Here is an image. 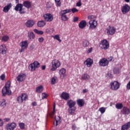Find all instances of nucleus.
I'll use <instances>...</instances> for the list:
<instances>
[{
  "mask_svg": "<svg viewBox=\"0 0 130 130\" xmlns=\"http://www.w3.org/2000/svg\"><path fill=\"white\" fill-rule=\"evenodd\" d=\"M126 3H129V0H124Z\"/></svg>",
  "mask_w": 130,
  "mask_h": 130,
  "instance_id": "obj_61",
  "label": "nucleus"
},
{
  "mask_svg": "<svg viewBox=\"0 0 130 130\" xmlns=\"http://www.w3.org/2000/svg\"><path fill=\"white\" fill-rule=\"evenodd\" d=\"M93 50V48L91 47L89 48L87 51L86 52L87 53H91L92 52V51Z\"/></svg>",
  "mask_w": 130,
  "mask_h": 130,
  "instance_id": "obj_52",
  "label": "nucleus"
},
{
  "mask_svg": "<svg viewBox=\"0 0 130 130\" xmlns=\"http://www.w3.org/2000/svg\"><path fill=\"white\" fill-rule=\"evenodd\" d=\"M110 86L111 90L117 91L120 88V84L117 81H114L110 82Z\"/></svg>",
  "mask_w": 130,
  "mask_h": 130,
  "instance_id": "obj_3",
  "label": "nucleus"
},
{
  "mask_svg": "<svg viewBox=\"0 0 130 130\" xmlns=\"http://www.w3.org/2000/svg\"><path fill=\"white\" fill-rule=\"evenodd\" d=\"M48 97V94L45 93H42V99H46Z\"/></svg>",
  "mask_w": 130,
  "mask_h": 130,
  "instance_id": "obj_44",
  "label": "nucleus"
},
{
  "mask_svg": "<svg viewBox=\"0 0 130 130\" xmlns=\"http://www.w3.org/2000/svg\"><path fill=\"white\" fill-rule=\"evenodd\" d=\"M72 12V10L71 9H66L64 10H61V12H60L59 14L61 16V20L62 21H68L69 20V17L67 16L66 14H69V13H71Z\"/></svg>",
  "mask_w": 130,
  "mask_h": 130,
  "instance_id": "obj_2",
  "label": "nucleus"
},
{
  "mask_svg": "<svg viewBox=\"0 0 130 130\" xmlns=\"http://www.w3.org/2000/svg\"><path fill=\"white\" fill-rule=\"evenodd\" d=\"M86 26H87V21L86 20H82L78 24V26L80 29H84Z\"/></svg>",
  "mask_w": 130,
  "mask_h": 130,
  "instance_id": "obj_24",
  "label": "nucleus"
},
{
  "mask_svg": "<svg viewBox=\"0 0 130 130\" xmlns=\"http://www.w3.org/2000/svg\"><path fill=\"white\" fill-rule=\"evenodd\" d=\"M36 91L37 93H42L43 91V86L42 85H40L36 88Z\"/></svg>",
  "mask_w": 130,
  "mask_h": 130,
  "instance_id": "obj_34",
  "label": "nucleus"
},
{
  "mask_svg": "<svg viewBox=\"0 0 130 130\" xmlns=\"http://www.w3.org/2000/svg\"><path fill=\"white\" fill-rule=\"evenodd\" d=\"M38 41L39 42H40V43H42V42L44 41V39L43 38V37L39 38Z\"/></svg>",
  "mask_w": 130,
  "mask_h": 130,
  "instance_id": "obj_50",
  "label": "nucleus"
},
{
  "mask_svg": "<svg viewBox=\"0 0 130 130\" xmlns=\"http://www.w3.org/2000/svg\"><path fill=\"white\" fill-rule=\"evenodd\" d=\"M12 6H13V5H12V3L8 4L3 8V11L4 13H9V11H10V10H11Z\"/></svg>",
  "mask_w": 130,
  "mask_h": 130,
  "instance_id": "obj_20",
  "label": "nucleus"
},
{
  "mask_svg": "<svg viewBox=\"0 0 130 130\" xmlns=\"http://www.w3.org/2000/svg\"><path fill=\"white\" fill-rule=\"evenodd\" d=\"M54 1H55V3L56 7H58L61 6V2H60V0H54Z\"/></svg>",
  "mask_w": 130,
  "mask_h": 130,
  "instance_id": "obj_39",
  "label": "nucleus"
},
{
  "mask_svg": "<svg viewBox=\"0 0 130 130\" xmlns=\"http://www.w3.org/2000/svg\"><path fill=\"white\" fill-rule=\"evenodd\" d=\"M82 6V2H81V0H80L76 4V7H81Z\"/></svg>",
  "mask_w": 130,
  "mask_h": 130,
  "instance_id": "obj_51",
  "label": "nucleus"
},
{
  "mask_svg": "<svg viewBox=\"0 0 130 130\" xmlns=\"http://www.w3.org/2000/svg\"><path fill=\"white\" fill-rule=\"evenodd\" d=\"M0 106L2 107H3V108H4V107H6V106H7V103H6V101H4L2 102L1 103Z\"/></svg>",
  "mask_w": 130,
  "mask_h": 130,
  "instance_id": "obj_45",
  "label": "nucleus"
},
{
  "mask_svg": "<svg viewBox=\"0 0 130 130\" xmlns=\"http://www.w3.org/2000/svg\"><path fill=\"white\" fill-rule=\"evenodd\" d=\"M121 113L123 115H128L130 114V109L127 107H123L121 110Z\"/></svg>",
  "mask_w": 130,
  "mask_h": 130,
  "instance_id": "obj_16",
  "label": "nucleus"
},
{
  "mask_svg": "<svg viewBox=\"0 0 130 130\" xmlns=\"http://www.w3.org/2000/svg\"><path fill=\"white\" fill-rule=\"evenodd\" d=\"M51 64L52 66L50 71H51L52 72H54L56 71L57 68H59V67H60V62H59V60H53L52 61Z\"/></svg>",
  "mask_w": 130,
  "mask_h": 130,
  "instance_id": "obj_4",
  "label": "nucleus"
},
{
  "mask_svg": "<svg viewBox=\"0 0 130 130\" xmlns=\"http://www.w3.org/2000/svg\"><path fill=\"white\" fill-rule=\"evenodd\" d=\"M28 99V95L26 93H22L20 96H19L17 98V101L19 104H22L24 101H26Z\"/></svg>",
  "mask_w": 130,
  "mask_h": 130,
  "instance_id": "obj_6",
  "label": "nucleus"
},
{
  "mask_svg": "<svg viewBox=\"0 0 130 130\" xmlns=\"http://www.w3.org/2000/svg\"><path fill=\"white\" fill-rule=\"evenodd\" d=\"M4 125V121H3V120L0 119V126H3Z\"/></svg>",
  "mask_w": 130,
  "mask_h": 130,
  "instance_id": "obj_54",
  "label": "nucleus"
},
{
  "mask_svg": "<svg viewBox=\"0 0 130 130\" xmlns=\"http://www.w3.org/2000/svg\"><path fill=\"white\" fill-rule=\"evenodd\" d=\"M55 120L53 122V124L55 126H57L58 124H60L61 122V118L59 116H55Z\"/></svg>",
  "mask_w": 130,
  "mask_h": 130,
  "instance_id": "obj_19",
  "label": "nucleus"
},
{
  "mask_svg": "<svg viewBox=\"0 0 130 130\" xmlns=\"http://www.w3.org/2000/svg\"><path fill=\"white\" fill-rule=\"evenodd\" d=\"M35 25V21L33 20L28 19L27 21L25 23V25L27 28H31L33 27Z\"/></svg>",
  "mask_w": 130,
  "mask_h": 130,
  "instance_id": "obj_15",
  "label": "nucleus"
},
{
  "mask_svg": "<svg viewBox=\"0 0 130 130\" xmlns=\"http://www.w3.org/2000/svg\"><path fill=\"white\" fill-rule=\"evenodd\" d=\"M87 91H88V90H87V89H83V93H87Z\"/></svg>",
  "mask_w": 130,
  "mask_h": 130,
  "instance_id": "obj_59",
  "label": "nucleus"
},
{
  "mask_svg": "<svg viewBox=\"0 0 130 130\" xmlns=\"http://www.w3.org/2000/svg\"><path fill=\"white\" fill-rule=\"evenodd\" d=\"M37 105V104L36 103V102H32V106H36Z\"/></svg>",
  "mask_w": 130,
  "mask_h": 130,
  "instance_id": "obj_58",
  "label": "nucleus"
},
{
  "mask_svg": "<svg viewBox=\"0 0 130 130\" xmlns=\"http://www.w3.org/2000/svg\"><path fill=\"white\" fill-rule=\"evenodd\" d=\"M9 40V36H4L2 37V41H5V42H7Z\"/></svg>",
  "mask_w": 130,
  "mask_h": 130,
  "instance_id": "obj_42",
  "label": "nucleus"
},
{
  "mask_svg": "<svg viewBox=\"0 0 130 130\" xmlns=\"http://www.w3.org/2000/svg\"><path fill=\"white\" fill-rule=\"evenodd\" d=\"M23 7H25L26 9H30L31 8V2L29 1H24L23 3Z\"/></svg>",
  "mask_w": 130,
  "mask_h": 130,
  "instance_id": "obj_31",
  "label": "nucleus"
},
{
  "mask_svg": "<svg viewBox=\"0 0 130 130\" xmlns=\"http://www.w3.org/2000/svg\"><path fill=\"white\" fill-rule=\"evenodd\" d=\"M54 39H56L57 41L59 42H61V40H60V38H59V36L58 35H56L53 37Z\"/></svg>",
  "mask_w": 130,
  "mask_h": 130,
  "instance_id": "obj_40",
  "label": "nucleus"
},
{
  "mask_svg": "<svg viewBox=\"0 0 130 130\" xmlns=\"http://www.w3.org/2000/svg\"><path fill=\"white\" fill-rule=\"evenodd\" d=\"M14 10L17 12L19 11V14H26V11L23 8V4L18 3L14 8Z\"/></svg>",
  "mask_w": 130,
  "mask_h": 130,
  "instance_id": "obj_5",
  "label": "nucleus"
},
{
  "mask_svg": "<svg viewBox=\"0 0 130 130\" xmlns=\"http://www.w3.org/2000/svg\"><path fill=\"white\" fill-rule=\"evenodd\" d=\"M15 127H17V124L15 122L8 123L6 125V128L7 130H14Z\"/></svg>",
  "mask_w": 130,
  "mask_h": 130,
  "instance_id": "obj_17",
  "label": "nucleus"
},
{
  "mask_svg": "<svg viewBox=\"0 0 130 130\" xmlns=\"http://www.w3.org/2000/svg\"><path fill=\"white\" fill-rule=\"evenodd\" d=\"M11 88V81H8L5 83V86L3 87L2 89V93L3 96H6L7 94L9 96L12 94V91L10 90V88Z\"/></svg>",
  "mask_w": 130,
  "mask_h": 130,
  "instance_id": "obj_1",
  "label": "nucleus"
},
{
  "mask_svg": "<svg viewBox=\"0 0 130 130\" xmlns=\"http://www.w3.org/2000/svg\"><path fill=\"white\" fill-rule=\"evenodd\" d=\"M0 53L2 54H6L7 53V47L6 45H2L0 46Z\"/></svg>",
  "mask_w": 130,
  "mask_h": 130,
  "instance_id": "obj_26",
  "label": "nucleus"
},
{
  "mask_svg": "<svg viewBox=\"0 0 130 130\" xmlns=\"http://www.w3.org/2000/svg\"><path fill=\"white\" fill-rule=\"evenodd\" d=\"M98 104H99V101H98Z\"/></svg>",
  "mask_w": 130,
  "mask_h": 130,
  "instance_id": "obj_64",
  "label": "nucleus"
},
{
  "mask_svg": "<svg viewBox=\"0 0 130 130\" xmlns=\"http://www.w3.org/2000/svg\"><path fill=\"white\" fill-rule=\"evenodd\" d=\"M66 72L67 70L66 69L61 68L59 71V74L60 77H63V78H64V77H67V75L66 74Z\"/></svg>",
  "mask_w": 130,
  "mask_h": 130,
  "instance_id": "obj_27",
  "label": "nucleus"
},
{
  "mask_svg": "<svg viewBox=\"0 0 130 130\" xmlns=\"http://www.w3.org/2000/svg\"><path fill=\"white\" fill-rule=\"evenodd\" d=\"M16 4H19V0H15Z\"/></svg>",
  "mask_w": 130,
  "mask_h": 130,
  "instance_id": "obj_62",
  "label": "nucleus"
},
{
  "mask_svg": "<svg viewBox=\"0 0 130 130\" xmlns=\"http://www.w3.org/2000/svg\"><path fill=\"white\" fill-rule=\"evenodd\" d=\"M67 105L69 106V108H73L76 105V102L73 101L72 100H69L67 102Z\"/></svg>",
  "mask_w": 130,
  "mask_h": 130,
  "instance_id": "obj_22",
  "label": "nucleus"
},
{
  "mask_svg": "<svg viewBox=\"0 0 130 130\" xmlns=\"http://www.w3.org/2000/svg\"><path fill=\"white\" fill-rule=\"evenodd\" d=\"M76 107H73L71 108H69L68 109V112L70 113V114H74L75 113V111H76Z\"/></svg>",
  "mask_w": 130,
  "mask_h": 130,
  "instance_id": "obj_35",
  "label": "nucleus"
},
{
  "mask_svg": "<svg viewBox=\"0 0 130 130\" xmlns=\"http://www.w3.org/2000/svg\"><path fill=\"white\" fill-rule=\"evenodd\" d=\"M84 64H86L87 66V68H90L92 64H93V60L91 59L90 58H87L85 61H84Z\"/></svg>",
  "mask_w": 130,
  "mask_h": 130,
  "instance_id": "obj_21",
  "label": "nucleus"
},
{
  "mask_svg": "<svg viewBox=\"0 0 130 130\" xmlns=\"http://www.w3.org/2000/svg\"><path fill=\"white\" fill-rule=\"evenodd\" d=\"M79 20V18L78 17H74L73 19V22H78V21Z\"/></svg>",
  "mask_w": 130,
  "mask_h": 130,
  "instance_id": "obj_53",
  "label": "nucleus"
},
{
  "mask_svg": "<svg viewBox=\"0 0 130 130\" xmlns=\"http://www.w3.org/2000/svg\"><path fill=\"white\" fill-rule=\"evenodd\" d=\"M54 114H55V103L53 105V111L49 114V116H50L51 118H53V117H54Z\"/></svg>",
  "mask_w": 130,
  "mask_h": 130,
  "instance_id": "obj_30",
  "label": "nucleus"
},
{
  "mask_svg": "<svg viewBox=\"0 0 130 130\" xmlns=\"http://www.w3.org/2000/svg\"><path fill=\"white\" fill-rule=\"evenodd\" d=\"M4 120H5V121H7V122H9L10 121V118H4Z\"/></svg>",
  "mask_w": 130,
  "mask_h": 130,
  "instance_id": "obj_57",
  "label": "nucleus"
},
{
  "mask_svg": "<svg viewBox=\"0 0 130 130\" xmlns=\"http://www.w3.org/2000/svg\"><path fill=\"white\" fill-rule=\"evenodd\" d=\"M60 97L61 98H62V99H63L64 100H69V99H70V94L67 92H63L61 93Z\"/></svg>",
  "mask_w": 130,
  "mask_h": 130,
  "instance_id": "obj_23",
  "label": "nucleus"
},
{
  "mask_svg": "<svg viewBox=\"0 0 130 130\" xmlns=\"http://www.w3.org/2000/svg\"><path fill=\"white\" fill-rule=\"evenodd\" d=\"M99 1H100V2H101V1H102L103 0H99Z\"/></svg>",
  "mask_w": 130,
  "mask_h": 130,
  "instance_id": "obj_63",
  "label": "nucleus"
},
{
  "mask_svg": "<svg viewBox=\"0 0 130 130\" xmlns=\"http://www.w3.org/2000/svg\"><path fill=\"white\" fill-rule=\"evenodd\" d=\"M88 19L89 20H93L94 19H96V16H94V15H89L88 17Z\"/></svg>",
  "mask_w": 130,
  "mask_h": 130,
  "instance_id": "obj_47",
  "label": "nucleus"
},
{
  "mask_svg": "<svg viewBox=\"0 0 130 130\" xmlns=\"http://www.w3.org/2000/svg\"><path fill=\"white\" fill-rule=\"evenodd\" d=\"M28 45H29V43H28V41L26 40L22 41L20 43V46L21 48L20 50V52H24L25 49H27V48H28Z\"/></svg>",
  "mask_w": 130,
  "mask_h": 130,
  "instance_id": "obj_7",
  "label": "nucleus"
},
{
  "mask_svg": "<svg viewBox=\"0 0 130 130\" xmlns=\"http://www.w3.org/2000/svg\"><path fill=\"white\" fill-rule=\"evenodd\" d=\"M115 107L117 109H122L123 105L122 103H118L115 105Z\"/></svg>",
  "mask_w": 130,
  "mask_h": 130,
  "instance_id": "obj_36",
  "label": "nucleus"
},
{
  "mask_svg": "<svg viewBox=\"0 0 130 130\" xmlns=\"http://www.w3.org/2000/svg\"><path fill=\"white\" fill-rule=\"evenodd\" d=\"M90 79V76L87 74H83L81 76V80H87Z\"/></svg>",
  "mask_w": 130,
  "mask_h": 130,
  "instance_id": "obj_33",
  "label": "nucleus"
},
{
  "mask_svg": "<svg viewBox=\"0 0 130 130\" xmlns=\"http://www.w3.org/2000/svg\"><path fill=\"white\" fill-rule=\"evenodd\" d=\"M107 34L108 35H114L116 32V29L114 26H109L106 28Z\"/></svg>",
  "mask_w": 130,
  "mask_h": 130,
  "instance_id": "obj_12",
  "label": "nucleus"
},
{
  "mask_svg": "<svg viewBox=\"0 0 130 130\" xmlns=\"http://www.w3.org/2000/svg\"><path fill=\"white\" fill-rule=\"evenodd\" d=\"M43 18L46 22H52L53 21V15L50 13L44 14Z\"/></svg>",
  "mask_w": 130,
  "mask_h": 130,
  "instance_id": "obj_10",
  "label": "nucleus"
},
{
  "mask_svg": "<svg viewBox=\"0 0 130 130\" xmlns=\"http://www.w3.org/2000/svg\"><path fill=\"white\" fill-rule=\"evenodd\" d=\"M99 111H100L101 113H102V114H103V113H104V112H105V108L104 107H101L99 109Z\"/></svg>",
  "mask_w": 130,
  "mask_h": 130,
  "instance_id": "obj_46",
  "label": "nucleus"
},
{
  "mask_svg": "<svg viewBox=\"0 0 130 130\" xmlns=\"http://www.w3.org/2000/svg\"><path fill=\"white\" fill-rule=\"evenodd\" d=\"M71 12H72V13H77V12H79V10L76 8H73L72 9H71Z\"/></svg>",
  "mask_w": 130,
  "mask_h": 130,
  "instance_id": "obj_49",
  "label": "nucleus"
},
{
  "mask_svg": "<svg viewBox=\"0 0 130 130\" xmlns=\"http://www.w3.org/2000/svg\"><path fill=\"white\" fill-rule=\"evenodd\" d=\"M99 63L101 67H106L109 64V61L107 59L103 58L99 61Z\"/></svg>",
  "mask_w": 130,
  "mask_h": 130,
  "instance_id": "obj_14",
  "label": "nucleus"
},
{
  "mask_svg": "<svg viewBox=\"0 0 130 130\" xmlns=\"http://www.w3.org/2000/svg\"><path fill=\"white\" fill-rule=\"evenodd\" d=\"M45 69H46V66H42V70L43 71H44V70H45Z\"/></svg>",
  "mask_w": 130,
  "mask_h": 130,
  "instance_id": "obj_56",
  "label": "nucleus"
},
{
  "mask_svg": "<svg viewBox=\"0 0 130 130\" xmlns=\"http://www.w3.org/2000/svg\"><path fill=\"white\" fill-rule=\"evenodd\" d=\"M26 75L25 74L21 73L17 76V80L18 82H23V81H25V79H26Z\"/></svg>",
  "mask_w": 130,
  "mask_h": 130,
  "instance_id": "obj_18",
  "label": "nucleus"
},
{
  "mask_svg": "<svg viewBox=\"0 0 130 130\" xmlns=\"http://www.w3.org/2000/svg\"><path fill=\"white\" fill-rule=\"evenodd\" d=\"M89 29L93 30V29H96V28L97 27V25H98V23L97 22V21H96L95 20H91L89 21Z\"/></svg>",
  "mask_w": 130,
  "mask_h": 130,
  "instance_id": "obj_11",
  "label": "nucleus"
},
{
  "mask_svg": "<svg viewBox=\"0 0 130 130\" xmlns=\"http://www.w3.org/2000/svg\"><path fill=\"white\" fill-rule=\"evenodd\" d=\"M46 25V22L44 20L39 21L37 23L38 27H40V28H42L44 27Z\"/></svg>",
  "mask_w": 130,
  "mask_h": 130,
  "instance_id": "obj_29",
  "label": "nucleus"
},
{
  "mask_svg": "<svg viewBox=\"0 0 130 130\" xmlns=\"http://www.w3.org/2000/svg\"><path fill=\"white\" fill-rule=\"evenodd\" d=\"M19 125L20 129H25V123H24L23 122L19 123Z\"/></svg>",
  "mask_w": 130,
  "mask_h": 130,
  "instance_id": "obj_41",
  "label": "nucleus"
},
{
  "mask_svg": "<svg viewBox=\"0 0 130 130\" xmlns=\"http://www.w3.org/2000/svg\"><path fill=\"white\" fill-rule=\"evenodd\" d=\"M113 58V57H110V58H109V60H110V61H112V59Z\"/></svg>",
  "mask_w": 130,
  "mask_h": 130,
  "instance_id": "obj_60",
  "label": "nucleus"
},
{
  "mask_svg": "<svg viewBox=\"0 0 130 130\" xmlns=\"http://www.w3.org/2000/svg\"><path fill=\"white\" fill-rule=\"evenodd\" d=\"M28 38L29 41H32L33 39L35 38V35H34L33 31L28 33Z\"/></svg>",
  "mask_w": 130,
  "mask_h": 130,
  "instance_id": "obj_28",
  "label": "nucleus"
},
{
  "mask_svg": "<svg viewBox=\"0 0 130 130\" xmlns=\"http://www.w3.org/2000/svg\"><path fill=\"white\" fill-rule=\"evenodd\" d=\"M0 79L2 81H5V79H6V74H3L0 76Z\"/></svg>",
  "mask_w": 130,
  "mask_h": 130,
  "instance_id": "obj_48",
  "label": "nucleus"
},
{
  "mask_svg": "<svg viewBox=\"0 0 130 130\" xmlns=\"http://www.w3.org/2000/svg\"><path fill=\"white\" fill-rule=\"evenodd\" d=\"M40 67V63L39 61H35L33 63H31L29 66V69L30 71H35L36 69H38Z\"/></svg>",
  "mask_w": 130,
  "mask_h": 130,
  "instance_id": "obj_8",
  "label": "nucleus"
},
{
  "mask_svg": "<svg viewBox=\"0 0 130 130\" xmlns=\"http://www.w3.org/2000/svg\"><path fill=\"white\" fill-rule=\"evenodd\" d=\"M101 48L102 49H104V50H106V49L109 48V43H108V41H107V40L101 41Z\"/></svg>",
  "mask_w": 130,
  "mask_h": 130,
  "instance_id": "obj_9",
  "label": "nucleus"
},
{
  "mask_svg": "<svg viewBox=\"0 0 130 130\" xmlns=\"http://www.w3.org/2000/svg\"><path fill=\"white\" fill-rule=\"evenodd\" d=\"M34 31L35 32V33H36V34H38V35H43V34L44 33L43 31L38 30V29L36 28L34 29Z\"/></svg>",
  "mask_w": 130,
  "mask_h": 130,
  "instance_id": "obj_37",
  "label": "nucleus"
},
{
  "mask_svg": "<svg viewBox=\"0 0 130 130\" xmlns=\"http://www.w3.org/2000/svg\"><path fill=\"white\" fill-rule=\"evenodd\" d=\"M77 103L79 107H83L85 105V100L83 99H78L77 100Z\"/></svg>",
  "mask_w": 130,
  "mask_h": 130,
  "instance_id": "obj_25",
  "label": "nucleus"
},
{
  "mask_svg": "<svg viewBox=\"0 0 130 130\" xmlns=\"http://www.w3.org/2000/svg\"><path fill=\"white\" fill-rule=\"evenodd\" d=\"M130 127V122H128L127 123L124 124L122 125L121 129V130H127Z\"/></svg>",
  "mask_w": 130,
  "mask_h": 130,
  "instance_id": "obj_32",
  "label": "nucleus"
},
{
  "mask_svg": "<svg viewBox=\"0 0 130 130\" xmlns=\"http://www.w3.org/2000/svg\"><path fill=\"white\" fill-rule=\"evenodd\" d=\"M56 82V77H53L51 80V83L52 85H54Z\"/></svg>",
  "mask_w": 130,
  "mask_h": 130,
  "instance_id": "obj_43",
  "label": "nucleus"
},
{
  "mask_svg": "<svg viewBox=\"0 0 130 130\" xmlns=\"http://www.w3.org/2000/svg\"><path fill=\"white\" fill-rule=\"evenodd\" d=\"M89 41L85 40L84 41H83L82 45L83 46V47H88V46H89Z\"/></svg>",
  "mask_w": 130,
  "mask_h": 130,
  "instance_id": "obj_38",
  "label": "nucleus"
},
{
  "mask_svg": "<svg viewBox=\"0 0 130 130\" xmlns=\"http://www.w3.org/2000/svg\"><path fill=\"white\" fill-rule=\"evenodd\" d=\"M121 11L123 14V15H125V14H127L128 12L130 11V7L128 4H125L123 6L121 9Z\"/></svg>",
  "mask_w": 130,
  "mask_h": 130,
  "instance_id": "obj_13",
  "label": "nucleus"
},
{
  "mask_svg": "<svg viewBox=\"0 0 130 130\" xmlns=\"http://www.w3.org/2000/svg\"><path fill=\"white\" fill-rule=\"evenodd\" d=\"M108 77H109L110 79H112L113 78V75L111 74H108Z\"/></svg>",
  "mask_w": 130,
  "mask_h": 130,
  "instance_id": "obj_55",
  "label": "nucleus"
}]
</instances>
